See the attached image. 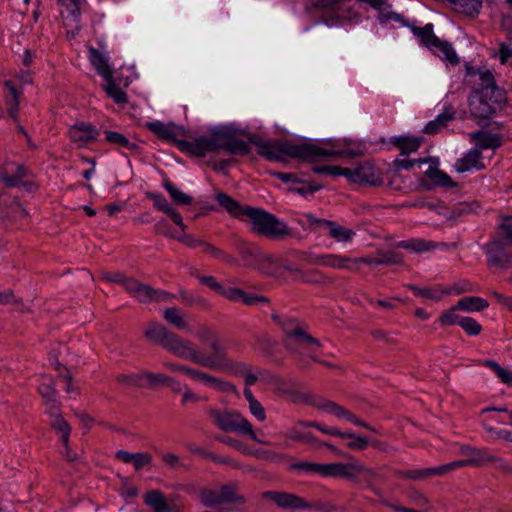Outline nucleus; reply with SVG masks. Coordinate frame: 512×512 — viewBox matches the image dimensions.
<instances>
[{"label": "nucleus", "instance_id": "f257e3e1", "mask_svg": "<svg viewBox=\"0 0 512 512\" xmlns=\"http://www.w3.org/2000/svg\"><path fill=\"white\" fill-rule=\"evenodd\" d=\"M249 143L257 148V153L268 160L281 161L285 156L297 158L307 162L319 159H329L341 153L311 142L292 143L290 141H266L258 135H251Z\"/></svg>", "mask_w": 512, "mask_h": 512}, {"label": "nucleus", "instance_id": "f03ea898", "mask_svg": "<svg viewBox=\"0 0 512 512\" xmlns=\"http://www.w3.org/2000/svg\"><path fill=\"white\" fill-rule=\"evenodd\" d=\"M195 336L199 341L208 344L211 354H205L194 342L186 339L192 346V349H189V352H185L187 357H181V359L215 370L228 357L226 346L222 343L219 336L206 325H199Z\"/></svg>", "mask_w": 512, "mask_h": 512}, {"label": "nucleus", "instance_id": "7ed1b4c3", "mask_svg": "<svg viewBox=\"0 0 512 512\" xmlns=\"http://www.w3.org/2000/svg\"><path fill=\"white\" fill-rule=\"evenodd\" d=\"M208 415L221 431L234 432L249 437L259 444H271L268 441L258 438L252 424L237 411H221L216 408H210L208 409Z\"/></svg>", "mask_w": 512, "mask_h": 512}, {"label": "nucleus", "instance_id": "20e7f679", "mask_svg": "<svg viewBox=\"0 0 512 512\" xmlns=\"http://www.w3.org/2000/svg\"><path fill=\"white\" fill-rule=\"evenodd\" d=\"M349 459V462L324 463L323 477L344 478L371 485L376 477L375 471L353 457Z\"/></svg>", "mask_w": 512, "mask_h": 512}, {"label": "nucleus", "instance_id": "39448f33", "mask_svg": "<svg viewBox=\"0 0 512 512\" xmlns=\"http://www.w3.org/2000/svg\"><path fill=\"white\" fill-rule=\"evenodd\" d=\"M243 220L249 223L253 232L270 238H278L289 233L283 221L263 209L245 206Z\"/></svg>", "mask_w": 512, "mask_h": 512}, {"label": "nucleus", "instance_id": "423d86ee", "mask_svg": "<svg viewBox=\"0 0 512 512\" xmlns=\"http://www.w3.org/2000/svg\"><path fill=\"white\" fill-rule=\"evenodd\" d=\"M144 334L150 342L162 346L166 351L180 359L181 357H187L185 352H189V349H192V346L185 338L170 331L158 322H149L146 325Z\"/></svg>", "mask_w": 512, "mask_h": 512}, {"label": "nucleus", "instance_id": "0eeeda50", "mask_svg": "<svg viewBox=\"0 0 512 512\" xmlns=\"http://www.w3.org/2000/svg\"><path fill=\"white\" fill-rule=\"evenodd\" d=\"M105 278L110 282H117L140 302H167L175 298V296L165 290L154 289L149 285H145L133 278H127L121 273H109Z\"/></svg>", "mask_w": 512, "mask_h": 512}, {"label": "nucleus", "instance_id": "6e6552de", "mask_svg": "<svg viewBox=\"0 0 512 512\" xmlns=\"http://www.w3.org/2000/svg\"><path fill=\"white\" fill-rule=\"evenodd\" d=\"M272 319L281 326L285 334L284 345L291 352L299 353L301 349L311 345L321 346L319 340L307 334L295 319H282L276 314L272 315Z\"/></svg>", "mask_w": 512, "mask_h": 512}, {"label": "nucleus", "instance_id": "1a4fd4ad", "mask_svg": "<svg viewBox=\"0 0 512 512\" xmlns=\"http://www.w3.org/2000/svg\"><path fill=\"white\" fill-rule=\"evenodd\" d=\"M420 42L434 54L448 61L452 65L459 64V58L451 43L440 40L433 31V24L428 23L424 27L408 26Z\"/></svg>", "mask_w": 512, "mask_h": 512}, {"label": "nucleus", "instance_id": "9d476101", "mask_svg": "<svg viewBox=\"0 0 512 512\" xmlns=\"http://www.w3.org/2000/svg\"><path fill=\"white\" fill-rule=\"evenodd\" d=\"M163 366L172 372L183 373L192 380L199 381L205 386L217 391L230 392L234 390V385L230 382L224 381L221 378L215 377L201 370L194 369L190 366L170 361L164 362Z\"/></svg>", "mask_w": 512, "mask_h": 512}, {"label": "nucleus", "instance_id": "9b49d317", "mask_svg": "<svg viewBox=\"0 0 512 512\" xmlns=\"http://www.w3.org/2000/svg\"><path fill=\"white\" fill-rule=\"evenodd\" d=\"M305 218L314 230L326 233L337 242L350 243L356 235L353 229L340 225L335 221L317 218L312 214H306Z\"/></svg>", "mask_w": 512, "mask_h": 512}, {"label": "nucleus", "instance_id": "f8f14e48", "mask_svg": "<svg viewBox=\"0 0 512 512\" xmlns=\"http://www.w3.org/2000/svg\"><path fill=\"white\" fill-rule=\"evenodd\" d=\"M221 133H212L209 136H199L192 141L182 140L178 143L180 151L196 157H204L207 153L221 150Z\"/></svg>", "mask_w": 512, "mask_h": 512}, {"label": "nucleus", "instance_id": "ddd939ff", "mask_svg": "<svg viewBox=\"0 0 512 512\" xmlns=\"http://www.w3.org/2000/svg\"><path fill=\"white\" fill-rule=\"evenodd\" d=\"M263 498L273 501L279 508L284 510L315 509L318 511L328 510V507H317L306 501L304 498L288 492L266 491Z\"/></svg>", "mask_w": 512, "mask_h": 512}, {"label": "nucleus", "instance_id": "4468645a", "mask_svg": "<svg viewBox=\"0 0 512 512\" xmlns=\"http://www.w3.org/2000/svg\"><path fill=\"white\" fill-rule=\"evenodd\" d=\"M343 176L354 183L368 184L371 186H379L382 184L379 169L368 162L362 163L353 169L344 168Z\"/></svg>", "mask_w": 512, "mask_h": 512}, {"label": "nucleus", "instance_id": "2eb2a0df", "mask_svg": "<svg viewBox=\"0 0 512 512\" xmlns=\"http://www.w3.org/2000/svg\"><path fill=\"white\" fill-rule=\"evenodd\" d=\"M461 453L468 458L463 460H456L446 464L448 473L455 469L465 466H479L485 462H492L496 458L490 455L486 450H479L470 446H465L461 449Z\"/></svg>", "mask_w": 512, "mask_h": 512}, {"label": "nucleus", "instance_id": "dca6fc26", "mask_svg": "<svg viewBox=\"0 0 512 512\" xmlns=\"http://www.w3.org/2000/svg\"><path fill=\"white\" fill-rule=\"evenodd\" d=\"M215 371H219L226 374H231L235 376H241L244 378V382L246 386L254 385L257 380H259V372L257 374L253 373V369L250 365L244 362H236L227 357L216 369Z\"/></svg>", "mask_w": 512, "mask_h": 512}, {"label": "nucleus", "instance_id": "f3484780", "mask_svg": "<svg viewBox=\"0 0 512 512\" xmlns=\"http://www.w3.org/2000/svg\"><path fill=\"white\" fill-rule=\"evenodd\" d=\"M488 266H496L507 270L512 266V254L504 247L501 241H492L486 246Z\"/></svg>", "mask_w": 512, "mask_h": 512}, {"label": "nucleus", "instance_id": "a211bd4d", "mask_svg": "<svg viewBox=\"0 0 512 512\" xmlns=\"http://www.w3.org/2000/svg\"><path fill=\"white\" fill-rule=\"evenodd\" d=\"M145 126L160 139L171 141L175 143L177 147L178 143L182 141L180 137L184 135V130L173 123L166 124L156 120L147 122Z\"/></svg>", "mask_w": 512, "mask_h": 512}, {"label": "nucleus", "instance_id": "6ab92c4d", "mask_svg": "<svg viewBox=\"0 0 512 512\" xmlns=\"http://www.w3.org/2000/svg\"><path fill=\"white\" fill-rule=\"evenodd\" d=\"M316 407L318 409H321L327 413L335 415L337 418H343L347 421L360 426L364 427L369 431L375 432L376 430L374 427L370 426L366 422L362 421L358 417H356L353 413H351L349 410L345 409L344 407L338 405L337 403L329 400H321L319 403L316 404Z\"/></svg>", "mask_w": 512, "mask_h": 512}, {"label": "nucleus", "instance_id": "aec40b11", "mask_svg": "<svg viewBox=\"0 0 512 512\" xmlns=\"http://www.w3.org/2000/svg\"><path fill=\"white\" fill-rule=\"evenodd\" d=\"M99 134V130L87 122L76 123L69 129V137L77 147H84L89 142L96 140Z\"/></svg>", "mask_w": 512, "mask_h": 512}, {"label": "nucleus", "instance_id": "412c9836", "mask_svg": "<svg viewBox=\"0 0 512 512\" xmlns=\"http://www.w3.org/2000/svg\"><path fill=\"white\" fill-rule=\"evenodd\" d=\"M219 294L231 301L243 302L244 304L250 306L269 303V299L265 296L247 294L242 289L235 287L222 286Z\"/></svg>", "mask_w": 512, "mask_h": 512}, {"label": "nucleus", "instance_id": "4be33fe9", "mask_svg": "<svg viewBox=\"0 0 512 512\" xmlns=\"http://www.w3.org/2000/svg\"><path fill=\"white\" fill-rule=\"evenodd\" d=\"M148 197L152 200L156 209L165 213L181 229V231H186L187 226L183 222L182 216L175 208L172 207L162 194L149 193Z\"/></svg>", "mask_w": 512, "mask_h": 512}, {"label": "nucleus", "instance_id": "5701e85b", "mask_svg": "<svg viewBox=\"0 0 512 512\" xmlns=\"http://www.w3.org/2000/svg\"><path fill=\"white\" fill-rule=\"evenodd\" d=\"M448 474L446 464L431 468H421L414 470H399L396 472L398 478L410 479L419 481L432 476H443Z\"/></svg>", "mask_w": 512, "mask_h": 512}, {"label": "nucleus", "instance_id": "b1692460", "mask_svg": "<svg viewBox=\"0 0 512 512\" xmlns=\"http://www.w3.org/2000/svg\"><path fill=\"white\" fill-rule=\"evenodd\" d=\"M469 108L472 116L477 119H488L497 109L479 93L470 98Z\"/></svg>", "mask_w": 512, "mask_h": 512}, {"label": "nucleus", "instance_id": "393cba45", "mask_svg": "<svg viewBox=\"0 0 512 512\" xmlns=\"http://www.w3.org/2000/svg\"><path fill=\"white\" fill-rule=\"evenodd\" d=\"M455 169L460 173L470 171L471 169H484L481 151L478 148L470 149L462 158L456 161Z\"/></svg>", "mask_w": 512, "mask_h": 512}, {"label": "nucleus", "instance_id": "a878e982", "mask_svg": "<svg viewBox=\"0 0 512 512\" xmlns=\"http://www.w3.org/2000/svg\"><path fill=\"white\" fill-rule=\"evenodd\" d=\"M26 169L21 165L9 164L0 168V180L6 187L12 188L19 186L25 177Z\"/></svg>", "mask_w": 512, "mask_h": 512}, {"label": "nucleus", "instance_id": "bb28decb", "mask_svg": "<svg viewBox=\"0 0 512 512\" xmlns=\"http://www.w3.org/2000/svg\"><path fill=\"white\" fill-rule=\"evenodd\" d=\"M315 263L333 269H347L351 271L357 270V268L353 266V258L348 256L324 254L318 256Z\"/></svg>", "mask_w": 512, "mask_h": 512}, {"label": "nucleus", "instance_id": "cd10ccee", "mask_svg": "<svg viewBox=\"0 0 512 512\" xmlns=\"http://www.w3.org/2000/svg\"><path fill=\"white\" fill-rule=\"evenodd\" d=\"M144 502L151 507L153 512H180L176 507L167 503L164 495L159 490H150L144 495Z\"/></svg>", "mask_w": 512, "mask_h": 512}, {"label": "nucleus", "instance_id": "c85d7f7f", "mask_svg": "<svg viewBox=\"0 0 512 512\" xmlns=\"http://www.w3.org/2000/svg\"><path fill=\"white\" fill-rule=\"evenodd\" d=\"M116 458L124 463H133L137 471L152 463V455L148 452L130 453L126 450L116 452Z\"/></svg>", "mask_w": 512, "mask_h": 512}, {"label": "nucleus", "instance_id": "c756f323", "mask_svg": "<svg viewBox=\"0 0 512 512\" xmlns=\"http://www.w3.org/2000/svg\"><path fill=\"white\" fill-rule=\"evenodd\" d=\"M89 60L97 73L103 77L104 80H109L113 75L112 69L108 64V57L101 53L98 49L91 47L89 49Z\"/></svg>", "mask_w": 512, "mask_h": 512}, {"label": "nucleus", "instance_id": "7c9ffc66", "mask_svg": "<svg viewBox=\"0 0 512 512\" xmlns=\"http://www.w3.org/2000/svg\"><path fill=\"white\" fill-rule=\"evenodd\" d=\"M5 87V104L9 116L15 121H18V107H19V92L12 81L7 80L4 82Z\"/></svg>", "mask_w": 512, "mask_h": 512}, {"label": "nucleus", "instance_id": "2f4dec72", "mask_svg": "<svg viewBox=\"0 0 512 512\" xmlns=\"http://www.w3.org/2000/svg\"><path fill=\"white\" fill-rule=\"evenodd\" d=\"M221 150H226L230 154L246 156L250 153V147L247 142L242 139L229 137L221 133Z\"/></svg>", "mask_w": 512, "mask_h": 512}, {"label": "nucleus", "instance_id": "473e14b6", "mask_svg": "<svg viewBox=\"0 0 512 512\" xmlns=\"http://www.w3.org/2000/svg\"><path fill=\"white\" fill-rule=\"evenodd\" d=\"M163 318L168 324L178 330L191 331L185 313L177 307L166 308L163 311Z\"/></svg>", "mask_w": 512, "mask_h": 512}, {"label": "nucleus", "instance_id": "72a5a7b5", "mask_svg": "<svg viewBox=\"0 0 512 512\" xmlns=\"http://www.w3.org/2000/svg\"><path fill=\"white\" fill-rule=\"evenodd\" d=\"M489 307V303L486 299L478 296L463 297L455 304V309L464 311L467 313L480 312Z\"/></svg>", "mask_w": 512, "mask_h": 512}, {"label": "nucleus", "instance_id": "f704fd0d", "mask_svg": "<svg viewBox=\"0 0 512 512\" xmlns=\"http://www.w3.org/2000/svg\"><path fill=\"white\" fill-rule=\"evenodd\" d=\"M470 137L476 143L480 151L482 149H495L502 144L501 138L497 134L484 131L472 132Z\"/></svg>", "mask_w": 512, "mask_h": 512}, {"label": "nucleus", "instance_id": "c9c22d12", "mask_svg": "<svg viewBox=\"0 0 512 512\" xmlns=\"http://www.w3.org/2000/svg\"><path fill=\"white\" fill-rule=\"evenodd\" d=\"M454 116V109L448 107L442 113H440L434 120L429 121L425 125L423 130L426 134H436L440 129L446 127L447 124L454 119Z\"/></svg>", "mask_w": 512, "mask_h": 512}, {"label": "nucleus", "instance_id": "e433bc0d", "mask_svg": "<svg viewBox=\"0 0 512 512\" xmlns=\"http://www.w3.org/2000/svg\"><path fill=\"white\" fill-rule=\"evenodd\" d=\"M491 412H499L504 413L503 417H496L495 415H490L488 419H486L483 423V426L486 431L492 432L494 428L490 425L491 422H497L504 425H512V411H509L506 407H491L482 409L481 413H491Z\"/></svg>", "mask_w": 512, "mask_h": 512}, {"label": "nucleus", "instance_id": "4c0bfd02", "mask_svg": "<svg viewBox=\"0 0 512 512\" xmlns=\"http://www.w3.org/2000/svg\"><path fill=\"white\" fill-rule=\"evenodd\" d=\"M105 140L119 148L126 149L130 152H138L139 146L137 143L130 141L124 134L116 131L105 130Z\"/></svg>", "mask_w": 512, "mask_h": 512}, {"label": "nucleus", "instance_id": "58836bf2", "mask_svg": "<svg viewBox=\"0 0 512 512\" xmlns=\"http://www.w3.org/2000/svg\"><path fill=\"white\" fill-rule=\"evenodd\" d=\"M391 143L401 151L402 155H408L419 149L422 138L417 136L394 137Z\"/></svg>", "mask_w": 512, "mask_h": 512}, {"label": "nucleus", "instance_id": "ea45409f", "mask_svg": "<svg viewBox=\"0 0 512 512\" xmlns=\"http://www.w3.org/2000/svg\"><path fill=\"white\" fill-rule=\"evenodd\" d=\"M253 268L258 269L262 273L268 275H278L280 264L277 259H275L272 255L262 251L259 258L253 265Z\"/></svg>", "mask_w": 512, "mask_h": 512}, {"label": "nucleus", "instance_id": "a19ab883", "mask_svg": "<svg viewBox=\"0 0 512 512\" xmlns=\"http://www.w3.org/2000/svg\"><path fill=\"white\" fill-rule=\"evenodd\" d=\"M218 204L223 207L229 214L240 219H244L245 206H241L237 201L229 195L218 192L216 193Z\"/></svg>", "mask_w": 512, "mask_h": 512}, {"label": "nucleus", "instance_id": "79ce46f5", "mask_svg": "<svg viewBox=\"0 0 512 512\" xmlns=\"http://www.w3.org/2000/svg\"><path fill=\"white\" fill-rule=\"evenodd\" d=\"M238 483L229 482L220 488L221 500L223 504L234 503L243 505L246 503V498L237 493Z\"/></svg>", "mask_w": 512, "mask_h": 512}, {"label": "nucleus", "instance_id": "37998d69", "mask_svg": "<svg viewBox=\"0 0 512 512\" xmlns=\"http://www.w3.org/2000/svg\"><path fill=\"white\" fill-rule=\"evenodd\" d=\"M144 387L169 386L175 383V379L163 373L142 372Z\"/></svg>", "mask_w": 512, "mask_h": 512}, {"label": "nucleus", "instance_id": "c03bdc74", "mask_svg": "<svg viewBox=\"0 0 512 512\" xmlns=\"http://www.w3.org/2000/svg\"><path fill=\"white\" fill-rule=\"evenodd\" d=\"M238 250L243 257L245 263L253 267L260 254L262 253V249H260L257 245L247 242H241L239 244Z\"/></svg>", "mask_w": 512, "mask_h": 512}, {"label": "nucleus", "instance_id": "a18cd8bd", "mask_svg": "<svg viewBox=\"0 0 512 512\" xmlns=\"http://www.w3.org/2000/svg\"><path fill=\"white\" fill-rule=\"evenodd\" d=\"M410 289L413 291V293L416 296L425 298V299H432L434 301H440L444 298V287L441 285H438L433 288H421L416 285L410 286Z\"/></svg>", "mask_w": 512, "mask_h": 512}, {"label": "nucleus", "instance_id": "49530a36", "mask_svg": "<svg viewBox=\"0 0 512 512\" xmlns=\"http://www.w3.org/2000/svg\"><path fill=\"white\" fill-rule=\"evenodd\" d=\"M104 90L109 97H111L117 104H125L128 101L125 91L119 87L113 78V75L109 80H105Z\"/></svg>", "mask_w": 512, "mask_h": 512}, {"label": "nucleus", "instance_id": "de8ad7c7", "mask_svg": "<svg viewBox=\"0 0 512 512\" xmlns=\"http://www.w3.org/2000/svg\"><path fill=\"white\" fill-rule=\"evenodd\" d=\"M167 237H170L172 239H176L178 240L179 242L185 244L186 246L190 247V248H202V250L204 252H206V247L207 246H212V244L202 240V239H198V238H195L193 235L191 234H181L179 235L177 232L175 233H171V234H166Z\"/></svg>", "mask_w": 512, "mask_h": 512}, {"label": "nucleus", "instance_id": "09e8293b", "mask_svg": "<svg viewBox=\"0 0 512 512\" xmlns=\"http://www.w3.org/2000/svg\"><path fill=\"white\" fill-rule=\"evenodd\" d=\"M479 94H481L483 98L488 100L494 106L504 103L506 101L505 91L499 88L496 84L481 89Z\"/></svg>", "mask_w": 512, "mask_h": 512}, {"label": "nucleus", "instance_id": "8fccbe9b", "mask_svg": "<svg viewBox=\"0 0 512 512\" xmlns=\"http://www.w3.org/2000/svg\"><path fill=\"white\" fill-rule=\"evenodd\" d=\"M483 0H449L459 11L467 15L478 14Z\"/></svg>", "mask_w": 512, "mask_h": 512}, {"label": "nucleus", "instance_id": "3c124183", "mask_svg": "<svg viewBox=\"0 0 512 512\" xmlns=\"http://www.w3.org/2000/svg\"><path fill=\"white\" fill-rule=\"evenodd\" d=\"M399 247L412 250L417 253H422L429 251L435 247V243L432 241H426L422 239H411L406 241H401L398 244Z\"/></svg>", "mask_w": 512, "mask_h": 512}, {"label": "nucleus", "instance_id": "603ef678", "mask_svg": "<svg viewBox=\"0 0 512 512\" xmlns=\"http://www.w3.org/2000/svg\"><path fill=\"white\" fill-rule=\"evenodd\" d=\"M164 188L171 196L173 202L177 205H190L192 203V197L178 189L170 181L164 183Z\"/></svg>", "mask_w": 512, "mask_h": 512}, {"label": "nucleus", "instance_id": "864d4df0", "mask_svg": "<svg viewBox=\"0 0 512 512\" xmlns=\"http://www.w3.org/2000/svg\"><path fill=\"white\" fill-rule=\"evenodd\" d=\"M200 499L204 506L214 508L222 505L220 490L202 489Z\"/></svg>", "mask_w": 512, "mask_h": 512}, {"label": "nucleus", "instance_id": "5fc2aeb1", "mask_svg": "<svg viewBox=\"0 0 512 512\" xmlns=\"http://www.w3.org/2000/svg\"><path fill=\"white\" fill-rule=\"evenodd\" d=\"M342 435L344 436H340V438L348 440L346 446L349 449L362 451L368 447L369 442L365 437L356 436L350 432H342Z\"/></svg>", "mask_w": 512, "mask_h": 512}, {"label": "nucleus", "instance_id": "6e6d98bb", "mask_svg": "<svg viewBox=\"0 0 512 512\" xmlns=\"http://www.w3.org/2000/svg\"><path fill=\"white\" fill-rule=\"evenodd\" d=\"M51 426L60 434L61 443L63 445H67L71 433V427L68 424V422L60 416L53 419V421L51 422Z\"/></svg>", "mask_w": 512, "mask_h": 512}, {"label": "nucleus", "instance_id": "4d7b16f0", "mask_svg": "<svg viewBox=\"0 0 512 512\" xmlns=\"http://www.w3.org/2000/svg\"><path fill=\"white\" fill-rule=\"evenodd\" d=\"M58 2L68 10L69 15L75 22L80 21L81 9L85 5L86 0H58Z\"/></svg>", "mask_w": 512, "mask_h": 512}, {"label": "nucleus", "instance_id": "13d9d810", "mask_svg": "<svg viewBox=\"0 0 512 512\" xmlns=\"http://www.w3.org/2000/svg\"><path fill=\"white\" fill-rule=\"evenodd\" d=\"M380 265H398L403 262L402 254L395 250L380 251L377 254Z\"/></svg>", "mask_w": 512, "mask_h": 512}, {"label": "nucleus", "instance_id": "bf43d9fd", "mask_svg": "<svg viewBox=\"0 0 512 512\" xmlns=\"http://www.w3.org/2000/svg\"><path fill=\"white\" fill-rule=\"evenodd\" d=\"M475 289L473 285L467 280H460L451 286L444 287V293L446 295H460L467 292H473Z\"/></svg>", "mask_w": 512, "mask_h": 512}, {"label": "nucleus", "instance_id": "052dcab7", "mask_svg": "<svg viewBox=\"0 0 512 512\" xmlns=\"http://www.w3.org/2000/svg\"><path fill=\"white\" fill-rule=\"evenodd\" d=\"M292 469L302 470L309 474H318L323 476L324 464L308 461H301L291 465Z\"/></svg>", "mask_w": 512, "mask_h": 512}, {"label": "nucleus", "instance_id": "680f3d73", "mask_svg": "<svg viewBox=\"0 0 512 512\" xmlns=\"http://www.w3.org/2000/svg\"><path fill=\"white\" fill-rule=\"evenodd\" d=\"M456 311L458 309H455V305L442 313V315L439 318V322L442 326H451V325H461V321L463 320V316H460L456 314Z\"/></svg>", "mask_w": 512, "mask_h": 512}, {"label": "nucleus", "instance_id": "e2e57ef3", "mask_svg": "<svg viewBox=\"0 0 512 512\" xmlns=\"http://www.w3.org/2000/svg\"><path fill=\"white\" fill-rule=\"evenodd\" d=\"M425 174L439 186H447L451 182L447 174L434 167H429Z\"/></svg>", "mask_w": 512, "mask_h": 512}, {"label": "nucleus", "instance_id": "0e129e2a", "mask_svg": "<svg viewBox=\"0 0 512 512\" xmlns=\"http://www.w3.org/2000/svg\"><path fill=\"white\" fill-rule=\"evenodd\" d=\"M460 327L469 336L479 335L482 331V326L472 317H464Z\"/></svg>", "mask_w": 512, "mask_h": 512}, {"label": "nucleus", "instance_id": "69168bd1", "mask_svg": "<svg viewBox=\"0 0 512 512\" xmlns=\"http://www.w3.org/2000/svg\"><path fill=\"white\" fill-rule=\"evenodd\" d=\"M117 381L128 386L144 387L142 372L137 374H120Z\"/></svg>", "mask_w": 512, "mask_h": 512}, {"label": "nucleus", "instance_id": "338daca9", "mask_svg": "<svg viewBox=\"0 0 512 512\" xmlns=\"http://www.w3.org/2000/svg\"><path fill=\"white\" fill-rule=\"evenodd\" d=\"M39 393L41 394L45 403H54L56 400V389L51 383H42L39 388Z\"/></svg>", "mask_w": 512, "mask_h": 512}, {"label": "nucleus", "instance_id": "774afa93", "mask_svg": "<svg viewBox=\"0 0 512 512\" xmlns=\"http://www.w3.org/2000/svg\"><path fill=\"white\" fill-rule=\"evenodd\" d=\"M206 253H208L210 256L214 258H218L226 263L229 264H235L236 259L230 256L229 254L225 253L221 249L215 247V246H207L206 247Z\"/></svg>", "mask_w": 512, "mask_h": 512}]
</instances>
